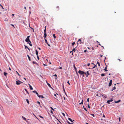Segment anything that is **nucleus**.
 Listing matches in <instances>:
<instances>
[{"mask_svg": "<svg viewBox=\"0 0 124 124\" xmlns=\"http://www.w3.org/2000/svg\"><path fill=\"white\" fill-rule=\"evenodd\" d=\"M78 73L81 75H83V77H84L85 76L84 75L85 74H86V73L82 71L81 70H79L78 71Z\"/></svg>", "mask_w": 124, "mask_h": 124, "instance_id": "1", "label": "nucleus"}, {"mask_svg": "<svg viewBox=\"0 0 124 124\" xmlns=\"http://www.w3.org/2000/svg\"><path fill=\"white\" fill-rule=\"evenodd\" d=\"M30 37V36H28L27 37V38L25 40V41L26 42H29L31 43V41L30 40L29 38Z\"/></svg>", "mask_w": 124, "mask_h": 124, "instance_id": "2", "label": "nucleus"}, {"mask_svg": "<svg viewBox=\"0 0 124 124\" xmlns=\"http://www.w3.org/2000/svg\"><path fill=\"white\" fill-rule=\"evenodd\" d=\"M17 81H16V83L17 85H20L21 83H23V82L20 81L19 80H17Z\"/></svg>", "mask_w": 124, "mask_h": 124, "instance_id": "3", "label": "nucleus"}, {"mask_svg": "<svg viewBox=\"0 0 124 124\" xmlns=\"http://www.w3.org/2000/svg\"><path fill=\"white\" fill-rule=\"evenodd\" d=\"M81 40L80 39H79L78 41V44H81L82 43L83 44V43L81 42Z\"/></svg>", "mask_w": 124, "mask_h": 124, "instance_id": "4", "label": "nucleus"}, {"mask_svg": "<svg viewBox=\"0 0 124 124\" xmlns=\"http://www.w3.org/2000/svg\"><path fill=\"white\" fill-rule=\"evenodd\" d=\"M112 80H110V82L109 83V86H110L112 85Z\"/></svg>", "mask_w": 124, "mask_h": 124, "instance_id": "5", "label": "nucleus"}, {"mask_svg": "<svg viewBox=\"0 0 124 124\" xmlns=\"http://www.w3.org/2000/svg\"><path fill=\"white\" fill-rule=\"evenodd\" d=\"M38 97L39 98H45V97L43 96V95H38Z\"/></svg>", "mask_w": 124, "mask_h": 124, "instance_id": "6", "label": "nucleus"}, {"mask_svg": "<svg viewBox=\"0 0 124 124\" xmlns=\"http://www.w3.org/2000/svg\"><path fill=\"white\" fill-rule=\"evenodd\" d=\"M85 75H86V77H88V76L90 75L88 71H87L86 72V74H85Z\"/></svg>", "mask_w": 124, "mask_h": 124, "instance_id": "7", "label": "nucleus"}, {"mask_svg": "<svg viewBox=\"0 0 124 124\" xmlns=\"http://www.w3.org/2000/svg\"><path fill=\"white\" fill-rule=\"evenodd\" d=\"M59 9V6H56L55 7V9L57 10H58Z\"/></svg>", "mask_w": 124, "mask_h": 124, "instance_id": "8", "label": "nucleus"}, {"mask_svg": "<svg viewBox=\"0 0 124 124\" xmlns=\"http://www.w3.org/2000/svg\"><path fill=\"white\" fill-rule=\"evenodd\" d=\"M33 92L34 93H35L38 96L39 95L38 93L36 91H33Z\"/></svg>", "mask_w": 124, "mask_h": 124, "instance_id": "9", "label": "nucleus"}, {"mask_svg": "<svg viewBox=\"0 0 124 124\" xmlns=\"http://www.w3.org/2000/svg\"><path fill=\"white\" fill-rule=\"evenodd\" d=\"M28 85H29V86L30 89L31 90H33V88L32 87V86L29 84Z\"/></svg>", "mask_w": 124, "mask_h": 124, "instance_id": "10", "label": "nucleus"}, {"mask_svg": "<svg viewBox=\"0 0 124 124\" xmlns=\"http://www.w3.org/2000/svg\"><path fill=\"white\" fill-rule=\"evenodd\" d=\"M47 36V34L46 33H45L44 34V37L45 38H46Z\"/></svg>", "mask_w": 124, "mask_h": 124, "instance_id": "11", "label": "nucleus"}, {"mask_svg": "<svg viewBox=\"0 0 124 124\" xmlns=\"http://www.w3.org/2000/svg\"><path fill=\"white\" fill-rule=\"evenodd\" d=\"M47 85H48V86L50 88H52V87L51 86V85L50 84L48 83H47Z\"/></svg>", "mask_w": 124, "mask_h": 124, "instance_id": "12", "label": "nucleus"}, {"mask_svg": "<svg viewBox=\"0 0 124 124\" xmlns=\"http://www.w3.org/2000/svg\"><path fill=\"white\" fill-rule=\"evenodd\" d=\"M116 89V87L115 86H114L112 88V89L111 90V91H113V90H115Z\"/></svg>", "mask_w": 124, "mask_h": 124, "instance_id": "13", "label": "nucleus"}, {"mask_svg": "<svg viewBox=\"0 0 124 124\" xmlns=\"http://www.w3.org/2000/svg\"><path fill=\"white\" fill-rule=\"evenodd\" d=\"M36 51V54L37 55H38V52L37 50H35Z\"/></svg>", "mask_w": 124, "mask_h": 124, "instance_id": "14", "label": "nucleus"}, {"mask_svg": "<svg viewBox=\"0 0 124 124\" xmlns=\"http://www.w3.org/2000/svg\"><path fill=\"white\" fill-rule=\"evenodd\" d=\"M27 57L28 58V59H29V60L30 61L31 60V58H30V57L28 55H27Z\"/></svg>", "mask_w": 124, "mask_h": 124, "instance_id": "15", "label": "nucleus"}, {"mask_svg": "<svg viewBox=\"0 0 124 124\" xmlns=\"http://www.w3.org/2000/svg\"><path fill=\"white\" fill-rule=\"evenodd\" d=\"M68 119L70 120V121L71 122H73V121H72V120L70 118H68Z\"/></svg>", "mask_w": 124, "mask_h": 124, "instance_id": "16", "label": "nucleus"}, {"mask_svg": "<svg viewBox=\"0 0 124 124\" xmlns=\"http://www.w3.org/2000/svg\"><path fill=\"white\" fill-rule=\"evenodd\" d=\"M107 67L106 66V67H105V69H104V70L106 71H107Z\"/></svg>", "mask_w": 124, "mask_h": 124, "instance_id": "17", "label": "nucleus"}, {"mask_svg": "<svg viewBox=\"0 0 124 124\" xmlns=\"http://www.w3.org/2000/svg\"><path fill=\"white\" fill-rule=\"evenodd\" d=\"M75 50H76V49H75V48L73 49V50H72V51L73 52H75Z\"/></svg>", "mask_w": 124, "mask_h": 124, "instance_id": "18", "label": "nucleus"}, {"mask_svg": "<svg viewBox=\"0 0 124 124\" xmlns=\"http://www.w3.org/2000/svg\"><path fill=\"white\" fill-rule=\"evenodd\" d=\"M22 117L23 118V119L24 120H26V118H25L23 116H22Z\"/></svg>", "mask_w": 124, "mask_h": 124, "instance_id": "19", "label": "nucleus"}, {"mask_svg": "<svg viewBox=\"0 0 124 124\" xmlns=\"http://www.w3.org/2000/svg\"><path fill=\"white\" fill-rule=\"evenodd\" d=\"M29 45H30V46H32V45L31 44V43H30V42H29Z\"/></svg>", "mask_w": 124, "mask_h": 124, "instance_id": "20", "label": "nucleus"}, {"mask_svg": "<svg viewBox=\"0 0 124 124\" xmlns=\"http://www.w3.org/2000/svg\"><path fill=\"white\" fill-rule=\"evenodd\" d=\"M112 101H107V103L108 104H111L110 102H111Z\"/></svg>", "mask_w": 124, "mask_h": 124, "instance_id": "21", "label": "nucleus"}, {"mask_svg": "<svg viewBox=\"0 0 124 124\" xmlns=\"http://www.w3.org/2000/svg\"><path fill=\"white\" fill-rule=\"evenodd\" d=\"M4 74L5 76H6L7 75V73H6V72H4Z\"/></svg>", "mask_w": 124, "mask_h": 124, "instance_id": "22", "label": "nucleus"}, {"mask_svg": "<svg viewBox=\"0 0 124 124\" xmlns=\"http://www.w3.org/2000/svg\"><path fill=\"white\" fill-rule=\"evenodd\" d=\"M97 64H98V66H100V64L99 63V62H97Z\"/></svg>", "mask_w": 124, "mask_h": 124, "instance_id": "23", "label": "nucleus"}, {"mask_svg": "<svg viewBox=\"0 0 124 124\" xmlns=\"http://www.w3.org/2000/svg\"><path fill=\"white\" fill-rule=\"evenodd\" d=\"M53 37H54V39H55V38H56V36H55V34H53Z\"/></svg>", "mask_w": 124, "mask_h": 124, "instance_id": "24", "label": "nucleus"}, {"mask_svg": "<svg viewBox=\"0 0 124 124\" xmlns=\"http://www.w3.org/2000/svg\"><path fill=\"white\" fill-rule=\"evenodd\" d=\"M44 33H46V29H45L44 30Z\"/></svg>", "mask_w": 124, "mask_h": 124, "instance_id": "25", "label": "nucleus"}, {"mask_svg": "<svg viewBox=\"0 0 124 124\" xmlns=\"http://www.w3.org/2000/svg\"><path fill=\"white\" fill-rule=\"evenodd\" d=\"M75 44V43L74 42L72 43V46H73Z\"/></svg>", "mask_w": 124, "mask_h": 124, "instance_id": "26", "label": "nucleus"}, {"mask_svg": "<svg viewBox=\"0 0 124 124\" xmlns=\"http://www.w3.org/2000/svg\"><path fill=\"white\" fill-rule=\"evenodd\" d=\"M50 108L52 110H53V111H54V109L52 107H50Z\"/></svg>", "mask_w": 124, "mask_h": 124, "instance_id": "27", "label": "nucleus"}, {"mask_svg": "<svg viewBox=\"0 0 124 124\" xmlns=\"http://www.w3.org/2000/svg\"><path fill=\"white\" fill-rule=\"evenodd\" d=\"M53 76H55L56 77L55 79H56V77L57 76L55 74L54 75H53Z\"/></svg>", "mask_w": 124, "mask_h": 124, "instance_id": "28", "label": "nucleus"}, {"mask_svg": "<svg viewBox=\"0 0 124 124\" xmlns=\"http://www.w3.org/2000/svg\"><path fill=\"white\" fill-rule=\"evenodd\" d=\"M100 95H101L100 93H99L98 94H97L96 95L97 96H99Z\"/></svg>", "mask_w": 124, "mask_h": 124, "instance_id": "29", "label": "nucleus"}, {"mask_svg": "<svg viewBox=\"0 0 124 124\" xmlns=\"http://www.w3.org/2000/svg\"><path fill=\"white\" fill-rule=\"evenodd\" d=\"M83 107H84V109L86 111H87V110L86 109L84 108V106H83Z\"/></svg>", "mask_w": 124, "mask_h": 124, "instance_id": "30", "label": "nucleus"}, {"mask_svg": "<svg viewBox=\"0 0 124 124\" xmlns=\"http://www.w3.org/2000/svg\"><path fill=\"white\" fill-rule=\"evenodd\" d=\"M120 101H115V103H117L119 102Z\"/></svg>", "mask_w": 124, "mask_h": 124, "instance_id": "31", "label": "nucleus"}, {"mask_svg": "<svg viewBox=\"0 0 124 124\" xmlns=\"http://www.w3.org/2000/svg\"><path fill=\"white\" fill-rule=\"evenodd\" d=\"M105 75V74H101V76H104Z\"/></svg>", "mask_w": 124, "mask_h": 124, "instance_id": "32", "label": "nucleus"}, {"mask_svg": "<svg viewBox=\"0 0 124 124\" xmlns=\"http://www.w3.org/2000/svg\"><path fill=\"white\" fill-rule=\"evenodd\" d=\"M16 72L18 74V75L19 76H21L18 73V72L17 71H16Z\"/></svg>", "mask_w": 124, "mask_h": 124, "instance_id": "33", "label": "nucleus"}, {"mask_svg": "<svg viewBox=\"0 0 124 124\" xmlns=\"http://www.w3.org/2000/svg\"><path fill=\"white\" fill-rule=\"evenodd\" d=\"M24 46H25V49H26L27 48H28L27 46L25 45Z\"/></svg>", "mask_w": 124, "mask_h": 124, "instance_id": "34", "label": "nucleus"}, {"mask_svg": "<svg viewBox=\"0 0 124 124\" xmlns=\"http://www.w3.org/2000/svg\"><path fill=\"white\" fill-rule=\"evenodd\" d=\"M73 51H71L70 52V53H72V55H73V53L72 52Z\"/></svg>", "mask_w": 124, "mask_h": 124, "instance_id": "35", "label": "nucleus"}, {"mask_svg": "<svg viewBox=\"0 0 124 124\" xmlns=\"http://www.w3.org/2000/svg\"><path fill=\"white\" fill-rule=\"evenodd\" d=\"M83 104V101H82L80 103H79V104Z\"/></svg>", "mask_w": 124, "mask_h": 124, "instance_id": "36", "label": "nucleus"}, {"mask_svg": "<svg viewBox=\"0 0 124 124\" xmlns=\"http://www.w3.org/2000/svg\"><path fill=\"white\" fill-rule=\"evenodd\" d=\"M37 58L39 60V56L38 55H37Z\"/></svg>", "mask_w": 124, "mask_h": 124, "instance_id": "37", "label": "nucleus"}, {"mask_svg": "<svg viewBox=\"0 0 124 124\" xmlns=\"http://www.w3.org/2000/svg\"><path fill=\"white\" fill-rule=\"evenodd\" d=\"M45 43H47V40L46 39L45 40Z\"/></svg>", "mask_w": 124, "mask_h": 124, "instance_id": "38", "label": "nucleus"}, {"mask_svg": "<svg viewBox=\"0 0 124 124\" xmlns=\"http://www.w3.org/2000/svg\"><path fill=\"white\" fill-rule=\"evenodd\" d=\"M67 83L70 85V83L69 82V81H68Z\"/></svg>", "mask_w": 124, "mask_h": 124, "instance_id": "39", "label": "nucleus"}, {"mask_svg": "<svg viewBox=\"0 0 124 124\" xmlns=\"http://www.w3.org/2000/svg\"><path fill=\"white\" fill-rule=\"evenodd\" d=\"M91 115L92 116H93L94 117V115L93 114H91Z\"/></svg>", "mask_w": 124, "mask_h": 124, "instance_id": "40", "label": "nucleus"}, {"mask_svg": "<svg viewBox=\"0 0 124 124\" xmlns=\"http://www.w3.org/2000/svg\"><path fill=\"white\" fill-rule=\"evenodd\" d=\"M50 112L51 113H52V114H53V111L51 110V111H50Z\"/></svg>", "mask_w": 124, "mask_h": 124, "instance_id": "41", "label": "nucleus"}, {"mask_svg": "<svg viewBox=\"0 0 124 124\" xmlns=\"http://www.w3.org/2000/svg\"><path fill=\"white\" fill-rule=\"evenodd\" d=\"M74 68L75 69H76V67H75V66L74 65Z\"/></svg>", "mask_w": 124, "mask_h": 124, "instance_id": "42", "label": "nucleus"}, {"mask_svg": "<svg viewBox=\"0 0 124 124\" xmlns=\"http://www.w3.org/2000/svg\"><path fill=\"white\" fill-rule=\"evenodd\" d=\"M37 102L39 104H40V103L39 101H37Z\"/></svg>", "mask_w": 124, "mask_h": 124, "instance_id": "43", "label": "nucleus"}, {"mask_svg": "<svg viewBox=\"0 0 124 124\" xmlns=\"http://www.w3.org/2000/svg\"><path fill=\"white\" fill-rule=\"evenodd\" d=\"M90 65V63H88L87 64V66H89Z\"/></svg>", "mask_w": 124, "mask_h": 124, "instance_id": "44", "label": "nucleus"}, {"mask_svg": "<svg viewBox=\"0 0 124 124\" xmlns=\"http://www.w3.org/2000/svg\"><path fill=\"white\" fill-rule=\"evenodd\" d=\"M24 90H25V91L26 92H27V90L26 89V88H25V89H24Z\"/></svg>", "mask_w": 124, "mask_h": 124, "instance_id": "45", "label": "nucleus"}, {"mask_svg": "<svg viewBox=\"0 0 124 124\" xmlns=\"http://www.w3.org/2000/svg\"><path fill=\"white\" fill-rule=\"evenodd\" d=\"M39 116L41 118H43V117L42 116Z\"/></svg>", "mask_w": 124, "mask_h": 124, "instance_id": "46", "label": "nucleus"}, {"mask_svg": "<svg viewBox=\"0 0 124 124\" xmlns=\"http://www.w3.org/2000/svg\"><path fill=\"white\" fill-rule=\"evenodd\" d=\"M11 25L13 26V27H14V25L13 24H11Z\"/></svg>", "mask_w": 124, "mask_h": 124, "instance_id": "47", "label": "nucleus"}, {"mask_svg": "<svg viewBox=\"0 0 124 124\" xmlns=\"http://www.w3.org/2000/svg\"><path fill=\"white\" fill-rule=\"evenodd\" d=\"M62 69V68L61 67H60L59 68V69Z\"/></svg>", "mask_w": 124, "mask_h": 124, "instance_id": "48", "label": "nucleus"}, {"mask_svg": "<svg viewBox=\"0 0 124 124\" xmlns=\"http://www.w3.org/2000/svg\"><path fill=\"white\" fill-rule=\"evenodd\" d=\"M118 60L120 61H122V60H120V59H118Z\"/></svg>", "mask_w": 124, "mask_h": 124, "instance_id": "49", "label": "nucleus"}, {"mask_svg": "<svg viewBox=\"0 0 124 124\" xmlns=\"http://www.w3.org/2000/svg\"><path fill=\"white\" fill-rule=\"evenodd\" d=\"M87 51V50H84V52H86Z\"/></svg>", "mask_w": 124, "mask_h": 124, "instance_id": "50", "label": "nucleus"}, {"mask_svg": "<svg viewBox=\"0 0 124 124\" xmlns=\"http://www.w3.org/2000/svg\"><path fill=\"white\" fill-rule=\"evenodd\" d=\"M96 65H95L94 67H93V68H95V66H96Z\"/></svg>", "mask_w": 124, "mask_h": 124, "instance_id": "51", "label": "nucleus"}, {"mask_svg": "<svg viewBox=\"0 0 124 124\" xmlns=\"http://www.w3.org/2000/svg\"><path fill=\"white\" fill-rule=\"evenodd\" d=\"M0 6L1 7L3 8V7L1 5V4H0Z\"/></svg>", "mask_w": 124, "mask_h": 124, "instance_id": "52", "label": "nucleus"}, {"mask_svg": "<svg viewBox=\"0 0 124 124\" xmlns=\"http://www.w3.org/2000/svg\"><path fill=\"white\" fill-rule=\"evenodd\" d=\"M119 121H120V117H119Z\"/></svg>", "mask_w": 124, "mask_h": 124, "instance_id": "53", "label": "nucleus"}, {"mask_svg": "<svg viewBox=\"0 0 124 124\" xmlns=\"http://www.w3.org/2000/svg\"><path fill=\"white\" fill-rule=\"evenodd\" d=\"M113 100L112 99H111L110 100H108L107 101H113Z\"/></svg>", "mask_w": 124, "mask_h": 124, "instance_id": "54", "label": "nucleus"}, {"mask_svg": "<svg viewBox=\"0 0 124 124\" xmlns=\"http://www.w3.org/2000/svg\"><path fill=\"white\" fill-rule=\"evenodd\" d=\"M62 114H63V115L64 116H65V114L64 113H62Z\"/></svg>", "mask_w": 124, "mask_h": 124, "instance_id": "55", "label": "nucleus"}, {"mask_svg": "<svg viewBox=\"0 0 124 124\" xmlns=\"http://www.w3.org/2000/svg\"><path fill=\"white\" fill-rule=\"evenodd\" d=\"M88 107L89 108H90V106H89V104H88Z\"/></svg>", "mask_w": 124, "mask_h": 124, "instance_id": "56", "label": "nucleus"}, {"mask_svg": "<svg viewBox=\"0 0 124 124\" xmlns=\"http://www.w3.org/2000/svg\"><path fill=\"white\" fill-rule=\"evenodd\" d=\"M103 117H105V115L104 114L103 115Z\"/></svg>", "mask_w": 124, "mask_h": 124, "instance_id": "57", "label": "nucleus"}, {"mask_svg": "<svg viewBox=\"0 0 124 124\" xmlns=\"http://www.w3.org/2000/svg\"><path fill=\"white\" fill-rule=\"evenodd\" d=\"M27 103H28V104H29V101H27Z\"/></svg>", "mask_w": 124, "mask_h": 124, "instance_id": "58", "label": "nucleus"}, {"mask_svg": "<svg viewBox=\"0 0 124 124\" xmlns=\"http://www.w3.org/2000/svg\"><path fill=\"white\" fill-rule=\"evenodd\" d=\"M35 62H34V61H33V62L32 63H33V64H35Z\"/></svg>", "mask_w": 124, "mask_h": 124, "instance_id": "59", "label": "nucleus"}, {"mask_svg": "<svg viewBox=\"0 0 124 124\" xmlns=\"http://www.w3.org/2000/svg\"><path fill=\"white\" fill-rule=\"evenodd\" d=\"M24 9H26V7H24Z\"/></svg>", "mask_w": 124, "mask_h": 124, "instance_id": "60", "label": "nucleus"}, {"mask_svg": "<svg viewBox=\"0 0 124 124\" xmlns=\"http://www.w3.org/2000/svg\"><path fill=\"white\" fill-rule=\"evenodd\" d=\"M27 48L28 49V50H29V51H30V49H29L28 47Z\"/></svg>", "mask_w": 124, "mask_h": 124, "instance_id": "61", "label": "nucleus"}, {"mask_svg": "<svg viewBox=\"0 0 124 124\" xmlns=\"http://www.w3.org/2000/svg\"><path fill=\"white\" fill-rule=\"evenodd\" d=\"M9 70H11V69L10 68H9Z\"/></svg>", "mask_w": 124, "mask_h": 124, "instance_id": "62", "label": "nucleus"}, {"mask_svg": "<svg viewBox=\"0 0 124 124\" xmlns=\"http://www.w3.org/2000/svg\"><path fill=\"white\" fill-rule=\"evenodd\" d=\"M103 56V55H101V57Z\"/></svg>", "mask_w": 124, "mask_h": 124, "instance_id": "63", "label": "nucleus"}, {"mask_svg": "<svg viewBox=\"0 0 124 124\" xmlns=\"http://www.w3.org/2000/svg\"><path fill=\"white\" fill-rule=\"evenodd\" d=\"M87 101H89V98H88L87 99Z\"/></svg>", "mask_w": 124, "mask_h": 124, "instance_id": "64", "label": "nucleus"}]
</instances>
